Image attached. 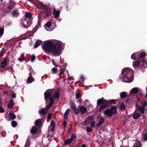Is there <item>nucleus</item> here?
Wrapping results in <instances>:
<instances>
[{
    "label": "nucleus",
    "instance_id": "nucleus-7",
    "mask_svg": "<svg viewBox=\"0 0 147 147\" xmlns=\"http://www.w3.org/2000/svg\"><path fill=\"white\" fill-rule=\"evenodd\" d=\"M94 119V115H91L88 116L85 119L84 124L83 126L87 125L90 123Z\"/></svg>",
    "mask_w": 147,
    "mask_h": 147
},
{
    "label": "nucleus",
    "instance_id": "nucleus-15",
    "mask_svg": "<svg viewBox=\"0 0 147 147\" xmlns=\"http://www.w3.org/2000/svg\"><path fill=\"white\" fill-rule=\"evenodd\" d=\"M51 96V93L47 90L44 93L45 100L47 101L48 99Z\"/></svg>",
    "mask_w": 147,
    "mask_h": 147
},
{
    "label": "nucleus",
    "instance_id": "nucleus-1",
    "mask_svg": "<svg viewBox=\"0 0 147 147\" xmlns=\"http://www.w3.org/2000/svg\"><path fill=\"white\" fill-rule=\"evenodd\" d=\"M42 49L45 53L51 52L55 56L59 55L62 49L61 44L59 43H53L49 41H46L43 44Z\"/></svg>",
    "mask_w": 147,
    "mask_h": 147
},
{
    "label": "nucleus",
    "instance_id": "nucleus-52",
    "mask_svg": "<svg viewBox=\"0 0 147 147\" xmlns=\"http://www.w3.org/2000/svg\"><path fill=\"white\" fill-rule=\"evenodd\" d=\"M5 111V109L3 107L0 106V113H4Z\"/></svg>",
    "mask_w": 147,
    "mask_h": 147
},
{
    "label": "nucleus",
    "instance_id": "nucleus-55",
    "mask_svg": "<svg viewBox=\"0 0 147 147\" xmlns=\"http://www.w3.org/2000/svg\"><path fill=\"white\" fill-rule=\"evenodd\" d=\"M136 146H138L141 147V144L140 141H138L136 143Z\"/></svg>",
    "mask_w": 147,
    "mask_h": 147
},
{
    "label": "nucleus",
    "instance_id": "nucleus-51",
    "mask_svg": "<svg viewBox=\"0 0 147 147\" xmlns=\"http://www.w3.org/2000/svg\"><path fill=\"white\" fill-rule=\"evenodd\" d=\"M76 138V136L75 134H73L71 137V138H69L70 139H71L72 141Z\"/></svg>",
    "mask_w": 147,
    "mask_h": 147
},
{
    "label": "nucleus",
    "instance_id": "nucleus-2",
    "mask_svg": "<svg viewBox=\"0 0 147 147\" xmlns=\"http://www.w3.org/2000/svg\"><path fill=\"white\" fill-rule=\"evenodd\" d=\"M121 75L123 82L130 83L133 81L134 73L131 69L128 67L124 68L122 71Z\"/></svg>",
    "mask_w": 147,
    "mask_h": 147
},
{
    "label": "nucleus",
    "instance_id": "nucleus-28",
    "mask_svg": "<svg viewBox=\"0 0 147 147\" xmlns=\"http://www.w3.org/2000/svg\"><path fill=\"white\" fill-rule=\"evenodd\" d=\"M51 126L52 127L51 129V131L53 132L54 130V129L55 127V121L52 120L51 121L50 123Z\"/></svg>",
    "mask_w": 147,
    "mask_h": 147
},
{
    "label": "nucleus",
    "instance_id": "nucleus-62",
    "mask_svg": "<svg viewBox=\"0 0 147 147\" xmlns=\"http://www.w3.org/2000/svg\"><path fill=\"white\" fill-rule=\"evenodd\" d=\"M66 121H64L63 122V127H65L66 126Z\"/></svg>",
    "mask_w": 147,
    "mask_h": 147
},
{
    "label": "nucleus",
    "instance_id": "nucleus-45",
    "mask_svg": "<svg viewBox=\"0 0 147 147\" xmlns=\"http://www.w3.org/2000/svg\"><path fill=\"white\" fill-rule=\"evenodd\" d=\"M86 130L88 132H91L92 131V129L91 127L88 126L86 128Z\"/></svg>",
    "mask_w": 147,
    "mask_h": 147
},
{
    "label": "nucleus",
    "instance_id": "nucleus-64",
    "mask_svg": "<svg viewBox=\"0 0 147 147\" xmlns=\"http://www.w3.org/2000/svg\"><path fill=\"white\" fill-rule=\"evenodd\" d=\"M64 74V72L61 71L60 72L59 74V76H61V75Z\"/></svg>",
    "mask_w": 147,
    "mask_h": 147
},
{
    "label": "nucleus",
    "instance_id": "nucleus-8",
    "mask_svg": "<svg viewBox=\"0 0 147 147\" xmlns=\"http://www.w3.org/2000/svg\"><path fill=\"white\" fill-rule=\"evenodd\" d=\"M23 19L24 21L22 22V26L25 28H27L29 27V26L32 23V21L24 18Z\"/></svg>",
    "mask_w": 147,
    "mask_h": 147
},
{
    "label": "nucleus",
    "instance_id": "nucleus-6",
    "mask_svg": "<svg viewBox=\"0 0 147 147\" xmlns=\"http://www.w3.org/2000/svg\"><path fill=\"white\" fill-rule=\"evenodd\" d=\"M9 1L10 2L9 4L6 9V12L7 13L10 12L16 5L15 2L13 1L12 0H9Z\"/></svg>",
    "mask_w": 147,
    "mask_h": 147
},
{
    "label": "nucleus",
    "instance_id": "nucleus-16",
    "mask_svg": "<svg viewBox=\"0 0 147 147\" xmlns=\"http://www.w3.org/2000/svg\"><path fill=\"white\" fill-rule=\"evenodd\" d=\"M99 121V123L96 125V126L97 127V129H98V127L104 123L105 119L103 117H100Z\"/></svg>",
    "mask_w": 147,
    "mask_h": 147
},
{
    "label": "nucleus",
    "instance_id": "nucleus-24",
    "mask_svg": "<svg viewBox=\"0 0 147 147\" xmlns=\"http://www.w3.org/2000/svg\"><path fill=\"white\" fill-rule=\"evenodd\" d=\"M140 64V62L138 60L134 61L133 62V66L135 69L137 68V67L139 66Z\"/></svg>",
    "mask_w": 147,
    "mask_h": 147
},
{
    "label": "nucleus",
    "instance_id": "nucleus-43",
    "mask_svg": "<svg viewBox=\"0 0 147 147\" xmlns=\"http://www.w3.org/2000/svg\"><path fill=\"white\" fill-rule=\"evenodd\" d=\"M52 25V22L51 21H49L47 22L45 24V26L46 27L49 28Z\"/></svg>",
    "mask_w": 147,
    "mask_h": 147
},
{
    "label": "nucleus",
    "instance_id": "nucleus-42",
    "mask_svg": "<svg viewBox=\"0 0 147 147\" xmlns=\"http://www.w3.org/2000/svg\"><path fill=\"white\" fill-rule=\"evenodd\" d=\"M52 117V114L51 113L48 114L47 116V122H49L48 120H50L51 119Z\"/></svg>",
    "mask_w": 147,
    "mask_h": 147
},
{
    "label": "nucleus",
    "instance_id": "nucleus-41",
    "mask_svg": "<svg viewBox=\"0 0 147 147\" xmlns=\"http://www.w3.org/2000/svg\"><path fill=\"white\" fill-rule=\"evenodd\" d=\"M12 126L13 127H15L17 125V122L14 121H13L11 122Z\"/></svg>",
    "mask_w": 147,
    "mask_h": 147
},
{
    "label": "nucleus",
    "instance_id": "nucleus-12",
    "mask_svg": "<svg viewBox=\"0 0 147 147\" xmlns=\"http://www.w3.org/2000/svg\"><path fill=\"white\" fill-rule=\"evenodd\" d=\"M25 17L24 18L28 20H31L32 21L33 18H32V14L30 12H26L25 13Z\"/></svg>",
    "mask_w": 147,
    "mask_h": 147
},
{
    "label": "nucleus",
    "instance_id": "nucleus-37",
    "mask_svg": "<svg viewBox=\"0 0 147 147\" xmlns=\"http://www.w3.org/2000/svg\"><path fill=\"white\" fill-rule=\"evenodd\" d=\"M30 141L29 139L27 138L24 147H30Z\"/></svg>",
    "mask_w": 147,
    "mask_h": 147
},
{
    "label": "nucleus",
    "instance_id": "nucleus-47",
    "mask_svg": "<svg viewBox=\"0 0 147 147\" xmlns=\"http://www.w3.org/2000/svg\"><path fill=\"white\" fill-rule=\"evenodd\" d=\"M70 106L71 108L72 109H74V108H75L76 107V105L74 103H70Z\"/></svg>",
    "mask_w": 147,
    "mask_h": 147
},
{
    "label": "nucleus",
    "instance_id": "nucleus-50",
    "mask_svg": "<svg viewBox=\"0 0 147 147\" xmlns=\"http://www.w3.org/2000/svg\"><path fill=\"white\" fill-rule=\"evenodd\" d=\"M89 101L88 100L86 99L84 101V104L87 106H88L89 105Z\"/></svg>",
    "mask_w": 147,
    "mask_h": 147
},
{
    "label": "nucleus",
    "instance_id": "nucleus-18",
    "mask_svg": "<svg viewBox=\"0 0 147 147\" xmlns=\"http://www.w3.org/2000/svg\"><path fill=\"white\" fill-rule=\"evenodd\" d=\"M131 58L132 59H138L139 60V54L137 52H136L132 54L131 56Z\"/></svg>",
    "mask_w": 147,
    "mask_h": 147
},
{
    "label": "nucleus",
    "instance_id": "nucleus-39",
    "mask_svg": "<svg viewBox=\"0 0 147 147\" xmlns=\"http://www.w3.org/2000/svg\"><path fill=\"white\" fill-rule=\"evenodd\" d=\"M72 110H73L75 114H79V109H77L76 107H75L72 109Z\"/></svg>",
    "mask_w": 147,
    "mask_h": 147
},
{
    "label": "nucleus",
    "instance_id": "nucleus-3",
    "mask_svg": "<svg viewBox=\"0 0 147 147\" xmlns=\"http://www.w3.org/2000/svg\"><path fill=\"white\" fill-rule=\"evenodd\" d=\"M117 108L116 106H113L110 109H107L104 112V115H107L110 117H112L113 115H115L117 113Z\"/></svg>",
    "mask_w": 147,
    "mask_h": 147
},
{
    "label": "nucleus",
    "instance_id": "nucleus-25",
    "mask_svg": "<svg viewBox=\"0 0 147 147\" xmlns=\"http://www.w3.org/2000/svg\"><path fill=\"white\" fill-rule=\"evenodd\" d=\"M87 111V109L85 107L81 106L79 108V111L82 114H84Z\"/></svg>",
    "mask_w": 147,
    "mask_h": 147
},
{
    "label": "nucleus",
    "instance_id": "nucleus-46",
    "mask_svg": "<svg viewBox=\"0 0 147 147\" xmlns=\"http://www.w3.org/2000/svg\"><path fill=\"white\" fill-rule=\"evenodd\" d=\"M81 96V94L79 92L76 93V99H79Z\"/></svg>",
    "mask_w": 147,
    "mask_h": 147
},
{
    "label": "nucleus",
    "instance_id": "nucleus-61",
    "mask_svg": "<svg viewBox=\"0 0 147 147\" xmlns=\"http://www.w3.org/2000/svg\"><path fill=\"white\" fill-rule=\"evenodd\" d=\"M11 97L13 98H15L16 97V95L15 93H13L11 95Z\"/></svg>",
    "mask_w": 147,
    "mask_h": 147
},
{
    "label": "nucleus",
    "instance_id": "nucleus-11",
    "mask_svg": "<svg viewBox=\"0 0 147 147\" xmlns=\"http://www.w3.org/2000/svg\"><path fill=\"white\" fill-rule=\"evenodd\" d=\"M30 131L31 134L32 135L38 134V128L35 126H33Z\"/></svg>",
    "mask_w": 147,
    "mask_h": 147
},
{
    "label": "nucleus",
    "instance_id": "nucleus-13",
    "mask_svg": "<svg viewBox=\"0 0 147 147\" xmlns=\"http://www.w3.org/2000/svg\"><path fill=\"white\" fill-rule=\"evenodd\" d=\"M7 59L6 58H4L3 61L1 63V67L2 68H4L7 65Z\"/></svg>",
    "mask_w": 147,
    "mask_h": 147
},
{
    "label": "nucleus",
    "instance_id": "nucleus-14",
    "mask_svg": "<svg viewBox=\"0 0 147 147\" xmlns=\"http://www.w3.org/2000/svg\"><path fill=\"white\" fill-rule=\"evenodd\" d=\"M34 124L35 126L37 127L38 128H40L41 125L42 124V121L41 119H38L36 120L34 122Z\"/></svg>",
    "mask_w": 147,
    "mask_h": 147
},
{
    "label": "nucleus",
    "instance_id": "nucleus-20",
    "mask_svg": "<svg viewBox=\"0 0 147 147\" xmlns=\"http://www.w3.org/2000/svg\"><path fill=\"white\" fill-rule=\"evenodd\" d=\"M139 92V88H138L135 87L131 89L130 92V94H136Z\"/></svg>",
    "mask_w": 147,
    "mask_h": 147
},
{
    "label": "nucleus",
    "instance_id": "nucleus-59",
    "mask_svg": "<svg viewBox=\"0 0 147 147\" xmlns=\"http://www.w3.org/2000/svg\"><path fill=\"white\" fill-rule=\"evenodd\" d=\"M144 139L145 140H147V133H146L145 134Z\"/></svg>",
    "mask_w": 147,
    "mask_h": 147
},
{
    "label": "nucleus",
    "instance_id": "nucleus-44",
    "mask_svg": "<svg viewBox=\"0 0 147 147\" xmlns=\"http://www.w3.org/2000/svg\"><path fill=\"white\" fill-rule=\"evenodd\" d=\"M40 21H38V24L37 26H35L34 28V29H35L36 30L38 28L40 27L39 26H40Z\"/></svg>",
    "mask_w": 147,
    "mask_h": 147
},
{
    "label": "nucleus",
    "instance_id": "nucleus-10",
    "mask_svg": "<svg viewBox=\"0 0 147 147\" xmlns=\"http://www.w3.org/2000/svg\"><path fill=\"white\" fill-rule=\"evenodd\" d=\"M136 107L137 109V111H140L141 113H143L144 112L145 108L143 106H140V105L136 104Z\"/></svg>",
    "mask_w": 147,
    "mask_h": 147
},
{
    "label": "nucleus",
    "instance_id": "nucleus-58",
    "mask_svg": "<svg viewBox=\"0 0 147 147\" xmlns=\"http://www.w3.org/2000/svg\"><path fill=\"white\" fill-rule=\"evenodd\" d=\"M95 123V121H94L92 123H90V125L92 127H94V126Z\"/></svg>",
    "mask_w": 147,
    "mask_h": 147
},
{
    "label": "nucleus",
    "instance_id": "nucleus-27",
    "mask_svg": "<svg viewBox=\"0 0 147 147\" xmlns=\"http://www.w3.org/2000/svg\"><path fill=\"white\" fill-rule=\"evenodd\" d=\"M14 103L13 102V100H10L9 101L7 105L8 107L10 109H12L13 105Z\"/></svg>",
    "mask_w": 147,
    "mask_h": 147
},
{
    "label": "nucleus",
    "instance_id": "nucleus-30",
    "mask_svg": "<svg viewBox=\"0 0 147 147\" xmlns=\"http://www.w3.org/2000/svg\"><path fill=\"white\" fill-rule=\"evenodd\" d=\"M120 95L121 98H125L127 96V94L125 92H123L120 93Z\"/></svg>",
    "mask_w": 147,
    "mask_h": 147
},
{
    "label": "nucleus",
    "instance_id": "nucleus-4",
    "mask_svg": "<svg viewBox=\"0 0 147 147\" xmlns=\"http://www.w3.org/2000/svg\"><path fill=\"white\" fill-rule=\"evenodd\" d=\"M40 5L43 7V11L42 13L44 14L43 17L44 18L45 17H48L51 16L52 13L50 9L42 3H40Z\"/></svg>",
    "mask_w": 147,
    "mask_h": 147
},
{
    "label": "nucleus",
    "instance_id": "nucleus-22",
    "mask_svg": "<svg viewBox=\"0 0 147 147\" xmlns=\"http://www.w3.org/2000/svg\"><path fill=\"white\" fill-rule=\"evenodd\" d=\"M30 73L29 74L30 76L28 77L26 82L27 84H30L34 80V78L32 76H30Z\"/></svg>",
    "mask_w": 147,
    "mask_h": 147
},
{
    "label": "nucleus",
    "instance_id": "nucleus-34",
    "mask_svg": "<svg viewBox=\"0 0 147 147\" xmlns=\"http://www.w3.org/2000/svg\"><path fill=\"white\" fill-rule=\"evenodd\" d=\"M120 108L121 111H123L125 110V105L123 102H122L120 104Z\"/></svg>",
    "mask_w": 147,
    "mask_h": 147
},
{
    "label": "nucleus",
    "instance_id": "nucleus-54",
    "mask_svg": "<svg viewBox=\"0 0 147 147\" xmlns=\"http://www.w3.org/2000/svg\"><path fill=\"white\" fill-rule=\"evenodd\" d=\"M142 106H143L144 107L146 106H147V101H144L143 103L142 104Z\"/></svg>",
    "mask_w": 147,
    "mask_h": 147
},
{
    "label": "nucleus",
    "instance_id": "nucleus-32",
    "mask_svg": "<svg viewBox=\"0 0 147 147\" xmlns=\"http://www.w3.org/2000/svg\"><path fill=\"white\" fill-rule=\"evenodd\" d=\"M140 61L142 62V67H146L147 66V63L146 60L145 59H143L142 60Z\"/></svg>",
    "mask_w": 147,
    "mask_h": 147
},
{
    "label": "nucleus",
    "instance_id": "nucleus-35",
    "mask_svg": "<svg viewBox=\"0 0 147 147\" xmlns=\"http://www.w3.org/2000/svg\"><path fill=\"white\" fill-rule=\"evenodd\" d=\"M54 98H53V96H51L50 98L49 101L50 103L49 104V105L52 106L54 104Z\"/></svg>",
    "mask_w": 147,
    "mask_h": 147
},
{
    "label": "nucleus",
    "instance_id": "nucleus-38",
    "mask_svg": "<svg viewBox=\"0 0 147 147\" xmlns=\"http://www.w3.org/2000/svg\"><path fill=\"white\" fill-rule=\"evenodd\" d=\"M72 141H72V140L71 139L68 138L65 142V145L69 144Z\"/></svg>",
    "mask_w": 147,
    "mask_h": 147
},
{
    "label": "nucleus",
    "instance_id": "nucleus-17",
    "mask_svg": "<svg viewBox=\"0 0 147 147\" xmlns=\"http://www.w3.org/2000/svg\"><path fill=\"white\" fill-rule=\"evenodd\" d=\"M146 53L144 52H142L140 53V54H139V60L140 61L144 59V58L146 57Z\"/></svg>",
    "mask_w": 147,
    "mask_h": 147
},
{
    "label": "nucleus",
    "instance_id": "nucleus-31",
    "mask_svg": "<svg viewBox=\"0 0 147 147\" xmlns=\"http://www.w3.org/2000/svg\"><path fill=\"white\" fill-rule=\"evenodd\" d=\"M42 41L40 40H37L36 41L34 47L35 48L38 47L41 43Z\"/></svg>",
    "mask_w": 147,
    "mask_h": 147
},
{
    "label": "nucleus",
    "instance_id": "nucleus-53",
    "mask_svg": "<svg viewBox=\"0 0 147 147\" xmlns=\"http://www.w3.org/2000/svg\"><path fill=\"white\" fill-rule=\"evenodd\" d=\"M36 57L34 55H32L31 57V61L32 62H33L35 59Z\"/></svg>",
    "mask_w": 147,
    "mask_h": 147
},
{
    "label": "nucleus",
    "instance_id": "nucleus-19",
    "mask_svg": "<svg viewBox=\"0 0 147 147\" xmlns=\"http://www.w3.org/2000/svg\"><path fill=\"white\" fill-rule=\"evenodd\" d=\"M60 13V11L59 10L56 11L55 8H54L53 14L55 18H57L59 16Z\"/></svg>",
    "mask_w": 147,
    "mask_h": 147
},
{
    "label": "nucleus",
    "instance_id": "nucleus-29",
    "mask_svg": "<svg viewBox=\"0 0 147 147\" xmlns=\"http://www.w3.org/2000/svg\"><path fill=\"white\" fill-rule=\"evenodd\" d=\"M70 111V109H68L65 112L64 115V117L65 120H67V119L68 116Z\"/></svg>",
    "mask_w": 147,
    "mask_h": 147
},
{
    "label": "nucleus",
    "instance_id": "nucleus-26",
    "mask_svg": "<svg viewBox=\"0 0 147 147\" xmlns=\"http://www.w3.org/2000/svg\"><path fill=\"white\" fill-rule=\"evenodd\" d=\"M39 113L41 115V117H42V115H45L47 114V112L45 111V109L42 108L39 111Z\"/></svg>",
    "mask_w": 147,
    "mask_h": 147
},
{
    "label": "nucleus",
    "instance_id": "nucleus-5",
    "mask_svg": "<svg viewBox=\"0 0 147 147\" xmlns=\"http://www.w3.org/2000/svg\"><path fill=\"white\" fill-rule=\"evenodd\" d=\"M99 100L101 102H103L104 103L107 104L108 107L111 104H116V103L115 102L117 101V100L111 99L107 100L104 99L103 98H102Z\"/></svg>",
    "mask_w": 147,
    "mask_h": 147
},
{
    "label": "nucleus",
    "instance_id": "nucleus-48",
    "mask_svg": "<svg viewBox=\"0 0 147 147\" xmlns=\"http://www.w3.org/2000/svg\"><path fill=\"white\" fill-rule=\"evenodd\" d=\"M52 62L54 65V66H57L58 67H60V66L59 65H57L55 62L54 61V60L53 59H52Z\"/></svg>",
    "mask_w": 147,
    "mask_h": 147
},
{
    "label": "nucleus",
    "instance_id": "nucleus-23",
    "mask_svg": "<svg viewBox=\"0 0 147 147\" xmlns=\"http://www.w3.org/2000/svg\"><path fill=\"white\" fill-rule=\"evenodd\" d=\"M142 114L140 113H136L133 115V117L135 119H138L139 117H141Z\"/></svg>",
    "mask_w": 147,
    "mask_h": 147
},
{
    "label": "nucleus",
    "instance_id": "nucleus-33",
    "mask_svg": "<svg viewBox=\"0 0 147 147\" xmlns=\"http://www.w3.org/2000/svg\"><path fill=\"white\" fill-rule=\"evenodd\" d=\"M9 115L10 118L12 120L16 118V116L13 113L10 112L9 113Z\"/></svg>",
    "mask_w": 147,
    "mask_h": 147
},
{
    "label": "nucleus",
    "instance_id": "nucleus-49",
    "mask_svg": "<svg viewBox=\"0 0 147 147\" xmlns=\"http://www.w3.org/2000/svg\"><path fill=\"white\" fill-rule=\"evenodd\" d=\"M52 73L53 74H55L56 73V71H57V69H56L55 67H54L52 69Z\"/></svg>",
    "mask_w": 147,
    "mask_h": 147
},
{
    "label": "nucleus",
    "instance_id": "nucleus-56",
    "mask_svg": "<svg viewBox=\"0 0 147 147\" xmlns=\"http://www.w3.org/2000/svg\"><path fill=\"white\" fill-rule=\"evenodd\" d=\"M42 116H43L42 117L41 119H41V121H42V122H44L45 119V115H42Z\"/></svg>",
    "mask_w": 147,
    "mask_h": 147
},
{
    "label": "nucleus",
    "instance_id": "nucleus-9",
    "mask_svg": "<svg viewBox=\"0 0 147 147\" xmlns=\"http://www.w3.org/2000/svg\"><path fill=\"white\" fill-rule=\"evenodd\" d=\"M100 99H98L97 102V104L98 105H102L100 107L99 111H101L103 110L104 109L108 107V105L107 104L104 103L103 102H101L99 100Z\"/></svg>",
    "mask_w": 147,
    "mask_h": 147
},
{
    "label": "nucleus",
    "instance_id": "nucleus-60",
    "mask_svg": "<svg viewBox=\"0 0 147 147\" xmlns=\"http://www.w3.org/2000/svg\"><path fill=\"white\" fill-rule=\"evenodd\" d=\"M24 58H19L18 59V60L20 61V62H22L24 60Z\"/></svg>",
    "mask_w": 147,
    "mask_h": 147
},
{
    "label": "nucleus",
    "instance_id": "nucleus-36",
    "mask_svg": "<svg viewBox=\"0 0 147 147\" xmlns=\"http://www.w3.org/2000/svg\"><path fill=\"white\" fill-rule=\"evenodd\" d=\"M52 96H53V98L54 99L57 98L59 96V92L56 91L55 94L53 95Z\"/></svg>",
    "mask_w": 147,
    "mask_h": 147
},
{
    "label": "nucleus",
    "instance_id": "nucleus-57",
    "mask_svg": "<svg viewBox=\"0 0 147 147\" xmlns=\"http://www.w3.org/2000/svg\"><path fill=\"white\" fill-rule=\"evenodd\" d=\"M51 107L52 106L49 105L46 107L45 108V110L47 111H48Z\"/></svg>",
    "mask_w": 147,
    "mask_h": 147
},
{
    "label": "nucleus",
    "instance_id": "nucleus-63",
    "mask_svg": "<svg viewBox=\"0 0 147 147\" xmlns=\"http://www.w3.org/2000/svg\"><path fill=\"white\" fill-rule=\"evenodd\" d=\"M130 99L129 98H127L126 100H125V102L126 103H128L129 101H130Z\"/></svg>",
    "mask_w": 147,
    "mask_h": 147
},
{
    "label": "nucleus",
    "instance_id": "nucleus-21",
    "mask_svg": "<svg viewBox=\"0 0 147 147\" xmlns=\"http://www.w3.org/2000/svg\"><path fill=\"white\" fill-rule=\"evenodd\" d=\"M12 14L14 17H16L19 16L20 13L17 9H15L12 11Z\"/></svg>",
    "mask_w": 147,
    "mask_h": 147
},
{
    "label": "nucleus",
    "instance_id": "nucleus-40",
    "mask_svg": "<svg viewBox=\"0 0 147 147\" xmlns=\"http://www.w3.org/2000/svg\"><path fill=\"white\" fill-rule=\"evenodd\" d=\"M4 29L2 28H0V38H1L4 33Z\"/></svg>",
    "mask_w": 147,
    "mask_h": 147
}]
</instances>
